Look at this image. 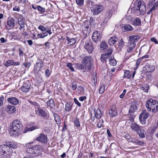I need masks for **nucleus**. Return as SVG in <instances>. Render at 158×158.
<instances>
[{
	"mask_svg": "<svg viewBox=\"0 0 158 158\" xmlns=\"http://www.w3.org/2000/svg\"><path fill=\"white\" fill-rule=\"evenodd\" d=\"M23 127L21 122L19 120L15 119L10 123L9 133L11 136H16L19 135V133Z\"/></svg>",
	"mask_w": 158,
	"mask_h": 158,
	"instance_id": "1",
	"label": "nucleus"
},
{
	"mask_svg": "<svg viewBox=\"0 0 158 158\" xmlns=\"http://www.w3.org/2000/svg\"><path fill=\"white\" fill-rule=\"evenodd\" d=\"M132 11L138 15L144 14L146 12V7L145 4L143 1H136L131 8Z\"/></svg>",
	"mask_w": 158,
	"mask_h": 158,
	"instance_id": "2",
	"label": "nucleus"
},
{
	"mask_svg": "<svg viewBox=\"0 0 158 158\" xmlns=\"http://www.w3.org/2000/svg\"><path fill=\"white\" fill-rule=\"evenodd\" d=\"M33 141L27 143L26 144L25 146L27 148V152L32 154L35 156H38L40 152L42 150V148L40 145L30 146V145L33 144Z\"/></svg>",
	"mask_w": 158,
	"mask_h": 158,
	"instance_id": "3",
	"label": "nucleus"
},
{
	"mask_svg": "<svg viewBox=\"0 0 158 158\" xmlns=\"http://www.w3.org/2000/svg\"><path fill=\"white\" fill-rule=\"evenodd\" d=\"M146 106L149 111L156 113L158 111V102L152 98L148 100Z\"/></svg>",
	"mask_w": 158,
	"mask_h": 158,
	"instance_id": "4",
	"label": "nucleus"
},
{
	"mask_svg": "<svg viewBox=\"0 0 158 158\" xmlns=\"http://www.w3.org/2000/svg\"><path fill=\"white\" fill-rule=\"evenodd\" d=\"M81 63L83 64L86 71H88L90 70L93 63V61L91 57L86 56L84 58Z\"/></svg>",
	"mask_w": 158,
	"mask_h": 158,
	"instance_id": "5",
	"label": "nucleus"
},
{
	"mask_svg": "<svg viewBox=\"0 0 158 158\" xmlns=\"http://www.w3.org/2000/svg\"><path fill=\"white\" fill-rule=\"evenodd\" d=\"M112 48H109L108 49L107 53L103 54L101 56V60L103 63H106L108 60L109 61V59H110L111 56V54L112 52Z\"/></svg>",
	"mask_w": 158,
	"mask_h": 158,
	"instance_id": "6",
	"label": "nucleus"
},
{
	"mask_svg": "<svg viewBox=\"0 0 158 158\" xmlns=\"http://www.w3.org/2000/svg\"><path fill=\"white\" fill-rule=\"evenodd\" d=\"M104 7L103 6L96 4L94 5L91 9V11L94 15H97L100 14L103 10Z\"/></svg>",
	"mask_w": 158,
	"mask_h": 158,
	"instance_id": "7",
	"label": "nucleus"
},
{
	"mask_svg": "<svg viewBox=\"0 0 158 158\" xmlns=\"http://www.w3.org/2000/svg\"><path fill=\"white\" fill-rule=\"evenodd\" d=\"M84 48L89 53H91L92 52L94 48L92 44V42L89 39L87 40L85 42Z\"/></svg>",
	"mask_w": 158,
	"mask_h": 158,
	"instance_id": "8",
	"label": "nucleus"
},
{
	"mask_svg": "<svg viewBox=\"0 0 158 158\" xmlns=\"http://www.w3.org/2000/svg\"><path fill=\"white\" fill-rule=\"evenodd\" d=\"M90 24H84L82 26V30L84 37L85 38L89 35L90 31Z\"/></svg>",
	"mask_w": 158,
	"mask_h": 158,
	"instance_id": "9",
	"label": "nucleus"
},
{
	"mask_svg": "<svg viewBox=\"0 0 158 158\" xmlns=\"http://www.w3.org/2000/svg\"><path fill=\"white\" fill-rule=\"evenodd\" d=\"M102 33L100 31H95L93 33L92 35V40L96 42L97 41H99L102 38Z\"/></svg>",
	"mask_w": 158,
	"mask_h": 158,
	"instance_id": "10",
	"label": "nucleus"
},
{
	"mask_svg": "<svg viewBox=\"0 0 158 158\" xmlns=\"http://www.w3.org/2000/svg\"><path fill=\"white\" fill-rule=\"evenodd\" d=\"M20 64V63L18 61H15L13 60H8L3 63V64L7 67L12 65L14 66H19Z\"/></svg>",
	"mask_w": 158,
	"mask_h": 158,
	"instance_id": "11",
	"label": "nucleus"
},
{
	"mask_svg": "<svg viewBox=\"0 0 158 158\" xmlns=\"http://www.w3.org/2000/svg\"><path fill=\"white\" fill-rule=\"evenodd\" d=\"M31 84L29 81H26L23 82V84L21 87L22 92H27L29 91Z\"/></svg>",
	"mask_w": 158,
	"mask_h": 158,
	"instance_id": "12",
	"label": "nucleus"
},
{
	"mask_svg": "<svg viewBox=\"0 0 158 158\" xmlns=\"http://www.w3.org/2000/svg\"><path fill=\"white\" fill-rule=\"evenodd\" d=\"M9 152H12L13 150L10 149L9 147L6 144L2 145L0 146V156L2 154H4Z\"/></svg>",
	"mask_w": 158,
	"mask_h": 158,
	"instance_id": "13",
	"label": "nucleus"
},
{
	"mask_svg": "<svg viewBox=\"0 0 158 158\" xmlns=\"http://www.w3.org/2000/svg\"><path fill=\"white\" fill-rule=\"evenodd\" d=\"M36 139L42 143H47L48 142L47 135L43 133H40Z\"/></svg>",
	"mask_w": 158,
	"mask_h": 158,
	"instance_id": "14",
	"label": "nucleus"
},
{
	"mask_svg": "<svg viewBox=\"0 0 158 158\" xmlns=\"http://www.w3.org/2000/svg\"><path fill=\"white\" fill-rule=\"evenodd\" d=\"M36 113L39 116H40L44 118L47 117L48 115L47 110L42 108H38L36 110Z\"/></svg>",
	"mask_w": 158,
	"mask_h": 158,
	"instance_id": "15",
	"label": "nucleus"
},
{
	"mask_svg": "<svg viewBox=\"0 0 158 158\" xmlns=\"http://www.w3.org/2000/svg\"><path fill=\"white\" fill-rule=\"evenodd\" d=\"M149 116V114L146 111L144 110H143L142 113L140 114L139 119L140 122L143 124L145 123V120Z\"/></svg>",
	"mask_w": 158,
	"mask_h": 158,
	"instance_id": "16",
	"label": "nucleus"
},
{
	"mask_svg": "<svg viewBox=\"0 0 158 158\" xmlns=\"http://www.w3.org/2000/svg\"><path fill=\"white\" fill-rule=\"evenodd\" d=\"M15 19L13 18H11L7 21V25H6V27L7 29H10L15 27Z\"/></svg>",
	"mask_w": 158,
	"mask_h": 158,
	"instance_id": "17",
	"label": "nucleus"
},
{
	"mask_svg": "<svg viewBox=\"0 0 158 158\" xmlns=\"http://www.w3.org/2000/svg\"><path fill=\"white\" fill-rule=\"evenodd\" d=\"M109 116L110 117H114L118 115L117 111L115 106H112L109 110Z\"/></svg>",
	"mask_w": 158,
	"mask_h": 158,
	"instance_id": "18",
	"label": "nucleus"
},
{
	"mask_svg": "<svg viewBox=\"0 0 158 158\" xmlns=\"http://www.w3.org/2000/svg\"><path fill=\"white\" fill-rule=\"evenodd\" d=\"M7 101L9 103L15 105L18 104L19 102V100L18 98L12 97L7 98Z\"/></svg>",
	"mask_w": 158,
	"mask_h": 158,
	"instance_id": "19",
	"label": "nucleus"
},
{
	"mask_svg": "<svg viewBox=\"0 0 158 158\" xmlns=\"http://www.w3.org/2000/svg\"><path fill=\"white\" fill-rule=\"evenodd\" d=\"M155 67L154 66L149 64L146 65L143 68V70L146 73H152L155 70Z\"/></svg>",
	"mask_w": 158,
	"mask_h": 158,
	"instance_id": "20",
	"label": "nucleus"
},
{
	"mask_svg": "<svg viewBox=\"0 0 158 158\" xmlns=\"http://www.w3.org/2000/svg\"><path fill=\"white\" fill-rule=\"evenodd\" d=\"M135 74V72L133 73L132 71L129 70H126L124 72V75L123 77L124 78H130L132 74V77H134Z\"/></svg>",
	"mask_w": 158,
	"mask_h": 158,
	"instance_id": "21",
	"label": "nucleus"
},
{
	"mask_svg": "<svg viewBox=\"0 0 158 158\" xmlns=\"http://www.w3.org/2000/svg\"><path fill=\"white\" fill-rule=\"evenodd\" d=\"M140 38V36L138 35H134L130 36L129 38L130 41L129 40V41L133 43H135V42L137 41Z\"/></svg>",
	"mask_w": 158,
	"mask_h": 158,
	"instance_id": "22",
	"label": "nucleus"
},
{
	"mask_svg": "<svg viewBox=\"0 0 158 158\" xmlns=\"http://www.w3.org/2000/svg\"><path fill=\"white\" fill-rule=\"evenodd\" d=\"M112 11L111 10H108L105 13L104 16V20L106 22L111 18L112 16Z\"/></svg>",
	"mask_w": 158,
	"mask_h": 158,
	"instance_id": "23",
	"label": "nucleus"
},
{
	"mask_svg": "<svg viewBox=\"0 0 158 158\" xmlns=\"http://www.w3.org/2000/svg\"><path fill=\"white\" fill-rule=\"evenodd\" d=\"M135 43H133L129 41L128 44V48L127 49L128 52H131L135 47Z\"/></svg>",
	"mask_w": 158,
	"mask_h": 158,
	"instance_id": "24",
	"label": "nucleus"
},
{
	"mask_svg": "<svg viewBox=\"0 0 158 158\" xmlns=\"http://www.w3.org/2000/svg\"><path fill=\"white\" fill-rule=\"evenodd\" d=\"M118 40V38L115 36L111 37L108 40V43L110 45H113Z\"/></svg>",
	"mask_w": 158,
	"mask_h": 158,
	"instance_id": "25",
	"label": "nucleus"
},
{
	"mask_svg": "<svg viewBox=\"0 0 158 158\" xmlns=\"http://www.w3.org/2000/svg\"><path fill=\"white\" fill-rule=\"evenodd\" d=\"M16 109L14 106L8 105L7 106L6 111L9 113H13L16 111Z\"/></svg>",
	"mask_w": 158,
	"mask_h": 158,
	"instance_id": "26",
	"label": "nucleus"
},
{
	"mask_svg": "<svg viewBox=\"0 0 158 158\" xmlns=\"http://www.w3.org/2000/svg\"><path fill=\"white\" fill-rule=\"evenodd\" d=\"M131 127L132 130L135 131H137L140 128V127L135 123L131 124Z\"/></svg>",
	"mask_w": 158,
	"mask_h": 158,
	"instance_id": "27",
	"label": "nucleus"
},
{
	"mask_svg": "<svg viewBox=\"0 0 158 158\" xmlns=\"http://www.w3.org/2000/svg\"><path fill=\"white\" fill-rule=\"evenodd\" d=\"M95 116L96 118L99 119L102 116V113L101 110L98 109L94 110Z\"/></svg>",
	"mask_w": 158,
	"mask_h": 158,
	"instance_id": "28",
	"label": "nucleus"
},
{
	"mask_svg": "<svg viewBox=\"0 0 158 158\" xmlns=\"http://www.w3.org/2000/svg\"><path fill=\"white\" fill-rule=\"evenodd\" d=\"M73 103L70 102H68L65 104V109L67 111L72 110V109Z\"/></svg>",
	"mask_w": 158,
	"mask_h": 158,
	"instance_id": "29",
	"label": "nucleus"
},
{
	"mask_svg": "<svg viewBox=\"0 0 158 158\" xmlns=\"http://www.w3.org/2000/svg\"><path fill=\"white\" fill-rule=\"evenodd\" d=\"M132 24L136 26H139L141 24V21L140 19L138 18H136L134 19L132 21Z\"/></svg>",
	"mask_w": 158,
	"mask_h": 158,
	"instance_id": "30",
	"label": "nucleus"
},
{
	"mask_svg": "<svg viewBox=\"0 0 158 158\" xmlns=\"http://www.w3.org/2000/svg\"><path fill=\"white\" fill-rule=\"evenodd\" d=\"M130 142L136 145H142L144 143L142 141H139L137 139H132Z\"/></svg>",
	"mask_w": 158,
	"mask_h": 158,
	"instance_id": "31",
	"label": "nucleus"
},
{
	"mask_svg": "<svg viewBox=\"0 0 158 158\" xmlns=\"http://www.w3.org/2000/svg\"><path fill=\"white\" fill-rule=\"evenodd\" d=\"M137 132L140 137L143 138L145 137V132L144 130L140 128Z\"/></svg>",
	"mask_w": 158,
	"mask_h": 158,
	"instance_id": "32",
	"label": "nucleus"
},
{
	"mask_svg": "<svg viewBox=\"0 0 158 158\" xmlns=\"http://www.w3.org/2000/svg\"><path fill=\"white\" fill-rule=\"evenodd\" d=\"M122 27L125 31H131L133 30V28L130 24L124 25Z\"/></svg>",
	"mask_w": 158,
	"mask_h": 158,
	"instance_id": "33",
	"label": "nucleus"
},
{
	"mask_svg": "<svg viewBox=\"0 0 158 158\" xmlns=\"http://www.w3.org/2000/svg\"><path fill=\"white\" fill-rule=\"evenodd\" d=\"M85 89L84 87L80 85L77 88V93L80 95L83 94L84 93Z\"/></svg>",
	"mask_w": 158,
	"mask_h": 158,
	"instance_id": "34",
	"label": "nucleus"
},
{
	"mask_svg": "<svg viewBox=\"0 0 158 158\" xmlns=\"http://www.w3.org/2000/svg\"><path fill=\"white\" fill-rule=\"evenodd\" d=\"M12 152H7L6 153H5L4 154H1L0 156V158H10L11 156L12 155Z\"/></svg>",
	"mask_w": 158,
	"mask_h": 158,
	"instance_id": "35",
	"label": "nucleus"
},
{
	"mask_svg": "<svg viewBox=\"0 0 158 158\" xmlns=\"http://www.w3.org/2000/svg\"><path fill=\"white\" fill-rule=\"evenodd\" d=\"M97 78L96 74H94L92 76V80L91 83L93 86H95L96 85Z\"/></svg>",
	"mask_w": 158,
	"mask_h": 158,
	"instance_id": "36",
	"label": "nucleus"
},
{
	"mask_svg": "<svg viewBox=\"0 0 158 158\" xmlns=\"http://www.w3.org/2000/svg\"><path fill=\"white\" fill-rule=\"evenodd\" d=\"M66 40L68 41V44L70 45H73L76 42V40L74 38L70 39L69 37H67Z\"/></svg>",
	"mask_w": 158,
	"mask_h": 158,
	"instance_id": "37",
	"label": "nucleus"
},
{
	"mask_svg": "<svg viewBox=\"0 0 158 158\" xmlns=\"http://www.w3.org/2000/svg\"><path fill=\"white\" fill-rule=\"evenodd\" d=\"M158 7V1L153 5L152 7L150 10L147 13L148 15H149L153 11L155 10Z\"/></svg>",
	"mask_w": 158,
	"mask_h": 158,
	"instance_id": "38",
	"label": "nucleus"
},
{
	"mask_svg": "<svg viewBox=\"0 0 158 158\" xmlns=\"http://www.w3.org/2000/svg\"><path fill=\"white\" fill-rule=\"evenodd\" d=\"M53 116L54 117L55 120L56 124L58 125L60 124L61 120L59 115L55 113L53 114Z\"/></svg>",
	"mask_w": 158,
	"mask_h": 158,
	"instance_id": "39",
	"label": "nucleus"
},
{
	"mask_svg": "<svg viewBox=\"0 0 158 158\" xmlns=\"http://www.w3.org/2000/svg\"><path fill=\"white\" fill-rule=\"evenodd\" d=\"M124 42L123 41V40L121 39L120 40L119 42L118 46L117 47V46L115 45V46L118 50H120L124 46Z\"/></svg>",
	"mask_w": 158,
	"mask_h": 158,
	"instance_id": "40",
	"label": "nucleus"
},
{
	"mask_svg": "<svg viewBox=\"0 0 158 158\" xmlns=\"http://www.w3.org/2000/svg\"><path fill=\"white\" fill-rule=\"evenodd\" d=\"M36 65L41 69L44 65L43 63L42 60L40 59H38L36 61Z\"/></svg>",
	"mask_w": 158,
	"mask_h": 158,
	"instance_id": "41",
	"label": "nucleus"
},
{
	"mask_svg": "<svg viewBox=\"0 0 158 158\" xmlns=\"http://www.w3.org/2000/svg\"><path fill=\"white\" fill-rule=\"evenodd\" d=\"M6 145L9 147L10 149L12 150V148H15L17 147V144L13 142L8 143Z\"/></svg>",
	"mask_w": 158,
	"mask_h": 158,
	"instance_id": "42",
	"label": "nucleus"
},
{
	"mask_svg": "<svg viewBox=\"0 0 158 158\" xmlns=\"http://www.w3.org/2000/svg\"><path fill=\"white\" fill-rule=\"evenodd\" d=\"M137 109V108L136 106L133 105L131 106L129 108V112L130 114L131 113H133Z\"/></svg>",
	"mask_w": 158,
	"mask_h": 158,
	"instance_id": "43",
	"label": "nucleus"
},
{
	"mask_svg": "<svg viewBox=\"0 0 158 158\" xmlns=\"http://www.w3.org/2000/svg\"><path fill=\"white\" fill-rule=\"evenodd\" d=\"M47 105L51 108H52L55 106L53 100L52 99H50L48 101Z\"/></svg>",
	"mask_w": 158,
	"mask_h": 158,
	"instance_id": "44",
	"label": "nucleus"
},
{
	"mask_svg": "<svg viewBox=\"0 0 158 158\" xmlns=\"http://www.w3.org/2000/svg\"><path fill=\"white\" fill-rule=\"evenodd\" d=\"M109 62L110 65L113 66L116 65L117 64L116 60L112 58V57H111L110 59H109Z\"/></svg>",
	"mask_w": 158,
	"mask_h": 158,
	"instance_id": "45",
	"label": "nucleus"
},
{
	"mask_svg": "<svg viewBox=\"0 0 158 158\" xmlns=\"http://www.w3.org/2000/svg\"><path fill=\"white\" fill-rule=\"evenodd\" d=\"M76 67L80 69H82L84 72H86L87 71H86V69H85V67L83 66V64H78L76 65Z\"/></svg>",
	"mask_w": 158,
	"mask_h": 158,
	"instance_id": "46",
	"label": "nucleus"
},
{
	"mask_svg": "<svg viewBox=\"0 0 158 158\" xmlns=\"http://www.w3.org/2000/svg\"><path fill=\"white\" fill-rule=\"evenodd\" d=\"M100 47L103 49H106L107 48V44L105 41H102L100 44Z\"/></svg>",
	"mask_w": 158,
	"mask_h": 158,
	"instance_id": "47",
	"label": "nucleus"
},
{
	"mask_svg": "<svg viewBox=\"0 0 158 158\" xmlns=\"http://www.w3.org/2000/svg\"><path fill=\"white\" fill-rule=\"evenodd\" d=\"M44 36V37L48 35V34H51L52 32H51V29H48L45 31L42 32Z\"/></svg>",
	"mask_w": 158,
	"mask_h": 158,
	"instance_id": "48",
	"label": "nucleus"
},
{
	"mask_svg": "<svg viewBox=\"0 0 158 158\" xmlns=\"http://www.w3.org/2000/svg\"><path fill=\"white\" fill-rule=\"evenodd\" d=\"M127 115L129 118L128 120L131 122H134V116L133 114L130 113L128 114Z\"/></svg>",
	"mask_w": 158,
	"mask_h": 158,
	"instance_id": "49",
	"label": "nucleus"
},
{
	"mask_svg": "<svg viewBox=\"0 0 158 158\" xmlns=\"http://www.w3.org/2000/svg\"><path fill=\"white\" fill-rule=\"evenodd\" d=\"M38 28L40 30L42 31H46V30L49 29L48 28L45 27L44 26L42 25H40L38 27Z\"/></svg>",
	"mask_w": 158,
	"mask_h": 158,
	"instance_id": "50",
	"label": "nucleus"
},
{
	"mask_svg": "<svg viewBox=\"0 0 158 158\" xmlns=\"http://www.w3.org/2000/svg\"><path fill=\"white\" fill-rule=\"evenodd\" d=\"M74 123L75 125L76 126V127H78L80 126V123L78 119H76L74 120Z\"/></svg>",
	"mask_w": 158,
	"mask_h": 158,
	"instance_id": "51",
	"label": "nucleus"
},
{
	"mask_svg": "<svg viewBox=\"0 0 158 158\" xmlns=\"http://www.w3.org/2000/svg\"><path fill=\"white\" fill-rule=\"evenodd\" d=\"M103 121L101 119L99 120L98 124L97 126L99 128H101L103 127Z\"/></svg>",
	"mask_w": 158,
	"mask_h": 158,
	"instance_id": "52",
	"label": "nucleus"
},
{
	"mask_svg": "<svg viewBox=\"0 0 158 158\" xmlns=\"http://www.w3.org/2000/svg\"><path fill=\"white\" fill-rule=\"evenodd\" d=\"M71 87L72 89L73 90H75L76 89L77 87V83L75 82H73L71 84Z\"/></svg>",
	"mask_w": 158,
	"mask_h": 158,
	"instance_id": "53",
	"label": "nucleus"
},
{
	"mask_svg": "<svg viewBox=\"0 0 158 158\" xmlns=\"http://www.w3.org/2000/svg\"><path fill=\"white\" fill-rule=\"evenodd\" d=\"M18 50L19 51V56L20 57H21L23 56L24 53V52L22 49L20 48H18Z\"/></svg>",
	"mask_w": 158,
	"mask_h": 158,
	"instance_id": "54",
	"label": "nucleus"
},
{
	"mask_svg": "<svg viewBox=\"0 0 158 158\" xmlns=\"http://www.w3.org/2000/svg\"><path fill=\"white\" fill-rule=\"evenodd\" d=\"M105 90V87L104 85H102L100 86L99 89V93L100 94H102Z\"/></svg>",
	"mask_w": 158,
	"mask_h": 158,
	"instance_id": "55",
	"label": "nucleus"
},
{
	"mask_svg": "<svg viewBox=\"0 0 158 158\" xmlns=\"http://www.w3.org/2000/svg\"><path fill=\"white\" fill-rule=\"evenodd\" d=\"M40 69V68H39V67H37L36 65H35L34 67V72L35 73H38Z\"/></svg>",
	"mask_w": 158,
	"mask_h": 158,
	"instance_id": "56",
	"label": "nucleus"
},
{
	"mask_svg": "<svg viewBox=\"0 0 158 158\" xmlns=\"http://www.w3.org/2000/svg\"><path fill=\"white\" fill-rule=\"evenodd\" d=\"M84 0H76V3L79 6H82L83 4Z\"/></svg>",
	"mask_w": 158,
	"mask_h": 158,
	"instance_id": "57",
	"label": "nucleus"
},
{
	"mask_svg": "<svg viewBox=\"0 0 158 158\" xmlns=\"http://www.w3.org/2000/svg\"><path fill=\"white\" fill-rule=\"evenodd\" d=\"M38 10L41 12H44L45 11V8L41 7L40 6H38L37 7Z\"/></svg>",
	"mask_w": 158,
	"mask_h": 158,
	"instance_id": "58",
	"label": "nucleus"
},
{
	"mask_svg": "<svg viewBox=\"0 0 158 158\" xmlns=\"http://www.w3.org/2000/svg\"><path fill=\"white\" fill-rule=\"evenodd\" d=\"M67 66L72 71H74V69L71 63H68L67 64Z\"/></svg>",
	"mask_w": 158,
	"mask_h": 158,
	"instance_id": "59",
	"label": "nucleus"
},
{
	"mask_svg": "<svg viewBox=\"0 0 158 158\" xmlns=\"http://www.w3.org/2000/svg\"><path fill=\"white\" fill-rule=\"evenodd\" d=\"M31 65V63L30 62H25L23 64V65L26 68H28Z\"/></svg>",
	"mask_w": 158,
	"mask_h": 158,
	"instance_id": "60",
	"label": "nucleus"
},
{
	"mask_svg": "<svg viewBox=\"0 0 158 158\" xmlns=\"http://www.w3.org/2000/svg\"><path fill=\"white\" fill-rule=\"evenodd\" d=\"M142 89L143 91L146 93H148L149 89V87L148 85H146L145 86L142 87Z\"/></svg>",
	"mask_w": 158,
	"mask_h": 158,
	"instance_id": "61",
	"label": "nucleus"
},
{
	"mask_svg": "<svg viewBox=\"0 0 158 158\" xmlns=\"http://www.w3.org/2000/svg\"><path fill=\"white\" fill-rule=\"evenodd\" d=\"M44 37V36L43 34L42 33H40V34H38L37 35V38L36 39L38 38V39H40V38H43Z\"/></svg>",
	"mask_w": 158,
	"mask_h": 158,
	"instance_id": "62",
	"label": "nucleus"
},
{
	"mask_svg": "<svg viewBox=\"0 0 158 158\" xmlns=\"http://www.w3.org/2000/svg\"><path fill=\"white\" fill-rule=\"evenodd\" d=\"M156 0H150L148 3V6L149 7L151 6L155 2Z\"/></svg>",
	"mask_w": 158,
	"mask_h": 158,
	"instance_id": "63",
	"label": "nucleus"
},
{
	"mask_svg": "<svg viewBox=\"0 0 158 158\" xmlns=\"http://www.w3.org/2000/svg\"><path fill=\"white\" fill-rule=\"evenodd\" d=\"M74 101L75 104H77L78 106L80 107L81 106V104L78 101L76 98H74Z\"/></svg>",
	"mask_w": 158,
	"mask_h": 158,
	"instance_id": "64",
	"label": "nucleus"
}]
</instances>
